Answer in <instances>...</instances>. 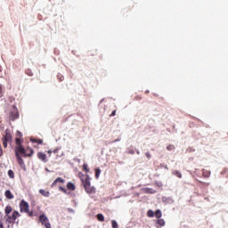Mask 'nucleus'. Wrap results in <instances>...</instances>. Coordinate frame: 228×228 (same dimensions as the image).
Listing matches in <instances>:
<instances>
[{
  "label": "nucleus",
  "instance_id": "nucleus-1",
  "mask_svg": "<svg viewBox=\"0 0 228 228\" xmlns=\"http://www.w3.org/2000/svg\"><path fill=\"white\" fill-rule=\"evenodd\" d=\"M20 213H27L29 216H33V212H29V203L22 200L20 203Z\"/></svg>",
  "mask_w": 228,
  "mask_h": 228
},
{
  "label": "nucleus",
  "instance_id": "nucleus-2",
  "mask_svg": "<svg viewBox=\"0 0 228 228\" xmlns=\"http://www.w3.org/2000/svg\"><path fill=\"white\" fill-rule=\"evenodd\" d=\"M84 188L86 193H95V189L94 187H92L90 180L88 178L86 179V181L84 182Z\"/></svg>",
  "mask_w": 228,
  "mask_h": 228
},
{
  "label": "nucleus",
  "instance_id": "nucleus-3",
  "mask_svg": "<svg viewBox=\"0 0 228 228\" xmlns=\"http://www.w3.org/2000/svg\"><path fill=\"white\" fill-rule=\"evenodd\" d=\"M39 222H41L42 225H45V228H51V223H49V218L45 214H42L39 216Z\"/></svg>",
  "mask_w": 228,
  "mask_h": 228
},
{
  "label": "nucleus",
  "instance_id": "nucleus-4",
  "mask_svg": "<svg viewBox=\"0 0 228 228\" xmlns=\"http://www.w3.org/2000/svg\"><path fill=\"white\" fill-rule=\"evenodd\" d=\"M26 148L22 145H19L15 147V156L17 157V154H23V156H26Z\"/></svg>",
  "mask_w": 228,
  "mask_h": 228
},
{
  "label": "nucleus",
  "instance_id": "nucleus-5",
  "mask_svg": "<svg viewBox=\"0 0 228 228\" xmlns=\"http://www.w3.org/2000/svg\"><path fill=\"white\" fill-rule=\"evenodd\" d=\"M16 159L20 168H22V170H26V164L24 163V159H22V157H20V154L16 153Z\"/></svg>",
  "mask_w": 228,
  "mask_h": 228
},
{
  "label": "nucleus",
  "instance_id": "nucleus-6",
  "mask_svg": "<svg viewBox=\"0 0 228 228\" xmlns=\"http://www.w3.org/2000/svg\"><path fill=\"white\" fill-rule=\"evenodd\" d=\"M3 141L12 142V134H10V129L5 130V134L2 138Z\"/></svg>",
  "mask_w": 228,
  "mask_h": 228
},
{
  "label": "nucleus",
  "instance_id": "nucleus-7",
  "mask_svg": "<svg viewBox=\"0 0 228 228\" xmlns=\"http://www.w3.org/2000/svg\"><path fill=\"white\" fill-rule=\"evenodd\" d=\"M37 158L38 159H41V161H43V163H47V155L42 151L37 153Z\"/></svg>",
  "mask_w": 228,
  "mask_h": 228
},
{
  "label": "nucleus",
  "instance_id": "nucleus-8",
  "mask_svg": "<svg viewBox=\"0 0 228 228\" xmlns=\"http://www.w3.org/2000/svg\"><path fill=\"white\" fill-rule=\"evenodd\" d=\"M9 118L10 120H12V122L17 120V118H19V111L17 110L15 112L12 111L9 115Z\"/></svg>",
  "mask_w": 228,
  "mask_h": 228
},
{
  "label": "nucleus",
  "instance_id": "nucleus-9",
  "mask_svg": "<svg viewBox=\"0 0 228 228\" xmlns=\"http://www.w3.org/2000/svg\"><path fill=\"white\" fill-rule=\"evenodd\" d=\"M162 202H164L165 204H174V200L171 197H162Z\"/></svg>",
  "mask_w": 228,
  "mask_h": 228
},
{
  "label": "nucleus",
  "instance_id": "nucleus-10",
  "mask_svg": "<svg viewBox=\"0 0 228 228\" xmlns=\"http://www.w3.org/2000/svg\"><path fill=\"white\" fill-rule=\"evenodd\" d=\"M67 188L68 190H69L70 191H74L76 190V185L74 184V183L72 182H69L67 183Z\"/></svg>",
  "mask_w": 228,
  "mask_h": 228
},
{
  "label": "nucleus",
  "instance_id": "nucleus-11",
  "mask_svg": "<svg viewBox=\"0 0 228 228\" xmlns=\"http://www.w3.org/2000/svg\"><path fill=\"white\" fill-rule=\"evenodd\" d=\"M19 216H20V214L19 213V211L14 210L11 217L12 218V221L15 223V220H17Z\"/></svg>",
  "mask_w": 228,
  "mask_h": 228
},
{
  "label": "nucleus",
  "instance_id": "nucleus-12",
  "mask_svg": "<svg viewBox=\"0 0 228 228\" xmlns=\"http://www.w3.org/2000/svg\"><path fill=\"white\" fill-rule=\"evenodd\" d=\"M58 183H65V180L61 177H57L52 183V186H56V184H58Z\"/></svg>",
  "mask_w": 228,
  "mask_h": 228
},
{
  "label": "nucleus",
  "instance_id": "nucleus-13",
  "mask_svg": "<svg viewBox=\"0 0 228 228\" xmlns=\"http://www.w3.org/2000/svg\"><path fill=\"white\" fill-rule=\"evenodd\" d=\"M4 195H5L6 199H9L10 200H12V199H13V194L12 193L11 190L5 191Z\"/></svg>",
  "mask_w": 228,
  "mask_h": 228
},
{
  "label": "nucleus",
  "instance_id": "nucleus-14",
  "mask_svg": "<svg viewBox=\"0 0 228 228\" xmlns=\"http://www.w3.org/2000/svg\"><path fill=\"white\" fill-rule=\"evenodd\" d=\"M39 193L41 195H43L44 197H49V195H51V193L49 191H45V190H44V189H40Z\"/></svg>",
  "mask_w": 228,
  "mask_h": 228
},
{
  "label": "nucleus",
  "instance_id": "nucleus-15",
  "mask_svg": "<svg viewBox=\"0 0 228 228\" xmlns=\"http://www.w3.org/2000/svg\"><path fill=\"white\" fill-rule=\"evenodd\" d=\"M144 191L145 193H151V195H154V193H156V190L151 188H145Z\"/></svg>",
  "mask_w": 228,
  "mask_h": 228
},
{
  "label": "nucleus",
  "instance_id": "nucleus-16",
  "mask_svg": "<svg viewBox=\"0 0 228 228\" xmlns=\"http://www.w3.org/2000/svg\"><path fill=\"white\" fill-rule=\"evenodd\" d=\"M7 175L10 177V179H13L15 177V173L12 169L8 170Z\"/></svg>",
  "mask_w": 228,
  "mask_h": 228
},
{
  "label": "nucleus",
  "instance_id": "nucleus-17",
  "mask_svg": "<svg viewBox=\"0 0 228 228\" xmlns=\"http://www.w3.org/2000/svg\"><path fill=\"white\" fill-rule=\"evenodd\" d=\"M157 224H158V225H160V227H163V226H165V219H158L157 220Z\"/></svg>",
  "mask_w": 228,
  "mask_h": 228
},
{
  "label": "nucleus",
  "instance_id": "nucleus-18",
  "mask_svg": "<svg viewBox=\"0 0 228 228\" xmlns=\"http://www.w3.org/2000/svg\"><path fill=\"white\" fill-rule=\"evenodd\" d=\"M100 176H101V168L96 167L95 168V177H96V179H99Z\"/></svg>",
  "mask_w": 228,
  "mask_h": 228
},
{
  "label": "nucleus",
  "instance_id": "nucleus-19",
  "mask_svg": "<svg viewBox=\"0 0 228 228\" xmlns=\"http://www.w3.org/2000/svg\"><path fill=\"white\" fill-rule=\"evenodd\" d=\"M203 176L209 177L211 175V171H206V169H202Z\"/></svg>",
  "mask_w": 228,
  "mask_h": 228
},
{
  "label": "nucleus",
  "instance_id": "nucleus-20",
  "mask_svg": "<svg viewBox=\"0 0 228 228\" xmlns=\"http://www.w3.org/2000/svg\"><path fill=\"white\" fill-rule=\"evenodd\" d=\"M12 211H13V209L12 208V207L11 206H7L6 208H5V215H10V213H12Z\"/></svg>",
  "mask_w": 228,
  "mask_h": 228
},
{
  "label": "nucleus",
  "instance_id": "nucleus-21",
  "mask_svg": "<svg viewBox=\"0 0 228 228\" xmlns=\"http://www.w3.org/2000/svg\"><path fill=\"white\" fill-rule=\"evenodd\" d=\"M96 218L99 222H104V216L102 214H98Z\"/></svg>",
  "mask_w": 228,
  "mask_h": 228
},
{
  "label": "nucleus",
  "instance_id": "nucleus-22",
  "mask_svg": "<svg viewBox=\"0 0 228 228\" xmlns=\"http://www.w3.org/2000/svg\"><path fill=\"white\" fill-rule=\"evenodd\" d=\"M173 175H175L176 177H179L181 179L183 177V174H181L179 171L175 170L173 172Z\"/></svg>",
  "mask_w": 228,
  "mask_h": 228
},
{
  "label": "nucleus",
  "instance_id": "nucleus-23",
  "mask_svg": "<svg viewBox=\"0 0 228 228\" xmlns=\"http://www.w3.org/2000/svg\"><path fill=\"white\" fill-rule=\"evenodd\" d=\"M154 216H156V218L159 219V217L162 216V213H161V211L159 209H157L155 211Z\"/></svg>",
  "mask_w": 228,
  "mask_h": 228
},
{
  "label": "nucleus",
  "instance_id": "nucleus-24",
  "mask_svg": "<svg viewBox=\"0 0 228 228\" xmlns=\"http://www.w3.org/2000/svg\"><path fill=\"white\" fill-rule=\"evenodd\" d=\"M154 215H155L154 211H152L151 209L148 210L147 216H149L150 218H152L154 216Z\"/></svg>",
  "mask_w": 228,
  "mask_h": 228
},
{
  "label": "nucleus",
  "instance_id": "nucleus-25",
  "mask_svg": "<svg viewBox=\"0 0 228 228\" xmlns=\"http://www.w3.org/2000/svg\"><path fill=\"white\" fill-rule=\"evenodd\" d=\"M6 222H8V224H15V222L12 221V216H7Z\"/></svg>",
  "mask_w": 228,
  "mask_h": 228
},
{
  "label": "nucleus",
  "instance_id": "nucleus-26",
  "mask_svg": "<svg viewBox=\"0 0 228 228\" xmlns=\"http://www.w3.org/2000/svg\"><path fill=\"white\" fill-rule=\"evenodd\" d=\"M111 225L112 228H118V224L115 220L111 221Z\"/></svg>",
  "mask_w": 228,
  "mask_h": 228
},
{
  "label": "nucleus",
  "instance_id": "nucleus-27",
  "mask_svg": "<svg viewBox=\"0 0 228 228\" xmlns=\"http://www.w3.org/2000/svg\"><path fill=\"white\" fill-rule=\"evenodd\" d=\"M28 149L30 154H28V155L26 154V156H28V158H31L33 156L35 151H33V149H31V148H28Z\"/></svg>",
  "mask_w": 228,
  "mask_h": 228
},
{
  "label": "nucleus",
  "instance_id": "nucleus-28",
  "mask_svg": "<svg viewBox=\"0 0 228 228\" xmlns=\"http://www.w3.org/2000/svg\"><path fill=\"white\" fill-rule=\"evenodd\" d=\"M15 142H16L17 146L22 145V141L20 140V138H16Z\"/></svg>",
  "mask_w": 228,
  "mask_h": 228
},
{
  "label": "nucleus",
  "instance_id": "nucleus-29",
  "mask_svg": "<svg viewBox=\"0 0 228 228\" xmlns=\"http://www.w3.org/2000/svg\"><path fill=\"white\" fill-rule=\"evenodd\" d=\"M83 169L85 170V172H86V174H88V172H90V169H88V165H86V164L83 165Z\"/></svg>",
  "mask_w": 228,
  "mask_h": 228
},
{
  "label": "nucleus",
  "instance_id": "nucleus-30",
  "mask_svg": "<svg viewBox=\"0 0 228 228\" xmlns=\"http://www.w3.org/2000/svg\"><path fill=\"white\" fill-rule=\"evenodd\" d=\"M175 149V146L172 145V144H169L167 147V151H174Z\"/></svg>",
  "mask_w": 228,
  "mask_h": 228
},
{
  "label": "nucleus",
  "instance_id": "nucleus-31",
  "mask_svg": "<svg viewBox=\"0 0 228 228\" xmlns=\"http://www.w3.org/2000/svg\"><path fill=\"white\" fill-rule=\"evenodd\" d=\"M59 190H61V191H62L63 193H69L68 191H67V189L65 188V187H59Z\"/></svg>",
  "mask_w": 228,
  "mask_h": 228
},
{
  "label": "nucleus",
  "instance_id": "nucleus-32",
  "mask_svg": "<svg viewBox=\"0 0 228 228\" xmlns=\"http://www.w3.org/2000/svg\"><path fill=\"white\" fill-rule=\"evenodd\" d=\"M126 152H127V154H132V155L134 154V151L131 148H128Z\"/></svg>",
  "mask_w": 228,
  "mask_h": 228
},
{
  "label": "nucleus",
  "instance_id": "nucleus-33",
  "mask_svg": "<svg viewBox=\"0 0 228 228\" xmlns=\"http://www.w3.org/2000/svg\"><path fill=\"white\" fill-rule=\"evenodd\" d=\"M8 142L9 141H3V145H4V149H6V147H8Z\"/></svg>",
  "mask_w": 228,
  "mask_h": 228
},
{
  "label": "nucleus",
  "instance_id": "nucleus-34",
  "mask_svg": "<svg viewBox=\"0 0 228 228\" xmlns=\"http://www.w3.org/2000/svg\"><path fill=\"white\" fill-rule=\"evenodd\" d=\"M160 167L161 168H166V170H168V166H167L165 164H160Z\"/></svg>",
  "mask_w": 228,
  "mask_h": 228
},
{
  "label": "nucleus",
  "instance_id": "nucleus-35",
  "mask_svg": "<svg viewBox=\"0 0 228 228\" xmlns=\"http://www.w3.org/2000/svg\"><path fill=\"white\" fill-rule=\"evenodd\" d=\"M37 143L38 145H42V143H44V141H43L42 139H37Z\"/></svg>",
  "mask_w": 228,
  "mask_h": 228
},
{
  "label": "nucleus",
  "instance_id": "nucleus-36",
  "mask_svg": "<svg viewBox=\"0 0 228 228\" xmlns=\"http://www.w3.org/2000/svg\"><path fill=\"white\" fill-rule=\"evenodd\" d=\"M16 134L17 136H19V138H22V134L20 133V131H17Z\"/></svg>",
  "mask_w": 228,
  "mask_h": 228
},
{
  "label": "nucleus",
  "instance_id": "nucleus-37",
  "mask_svg": "<svg viewBox=\"0 0 228 228\" xmlns=\"http://www.w3.org/2000/svg\"><path fill=\"white\" fill-rule=\"evenodd\" d=\"M30 142H32V143H37V139H35V138L31 137Z\"/></svg>",
  "mask_w": 228,
  "mask_h": 228
},
{
  "label": "nucleus",
  "instance_id": "nucleus-38",
  "mask_svg": "<svg viewBox=\"0 0 228 228\" xmlns=\"http://www.w3.org/2000/svg\"><path fill=\"white\" fill-rule=\"evenodd\" d=\"M57 79H59V81H63V77H61V75H58Z\"/></svg>",
  "mask_w": 228,
  "mask_h": 228
},
{
  "label": "nucleus",
  "instance_id": "nucleus-39",
  "mask_svg": "<svg viewBox=\"0 0 228 228\" xmlns=\"http://www.w3.org/2000/svg\"><path fill=\"white\" fill-rule=\"evenodd\" d=\"M117 115V110H113L110 114V117H115Z\"/></svg>",
  "mask_w": 228,
  "mask_h": 228
},
{
  "label": "nucleus",
  "instance_id": "nucleus-40",
  "mask_svg": "<svg viewBox=\"0 0 228 228\" xmlns=\"http://www.w3.org/2000/svg\"><path fill=\"white\" fill-rule=\"evenodd\" d=\"M68 212H69V213H76V211H74L73 208H68Z\"/></svg>",
  "mask_w": 228,
  "mask_h": 228
},
{
  "label": "nucleus",
  "instance_id": "nucleus-41",
  "mask_svg": "<svg viewBox=\"0 0 228 228\" xmlns=\"http://www.w3.org/2000/svg\"><path fill=\"white\" fill-rule=\"evenodd\" d=\"M0 97H3V87L0 86Z\"/></svg>",
  "mask_w": 228,
  "mask_h": 228
},
{
  "label": "nucleus",
  "instance_id": "nucleus-42",
  "mask_svg": "<svg viewBox=\"0 0 228 228\" xmlns=\"http://www.w3.org/2000/svg\"><path fill=\"white\" fill-rule=\"evenodd\" d=\"M58 151H60V148H56L55 150H53V154H58Z\"/></svg>",
  "mask_w": 228,
  "mask_h": 228
},
{
  "label": "nucleus",
  "instance_id": "nucleus-43",
  "mask_svg": "<svg viewBox=\"0 0 228 228\" xmlns=\"http://www.w3.org/2000/svg\"><path fill=\"white\" fill-rule=\"evenodd\" d=\"M1 156H3V147H1V144H0V158Z\"/></svg>",
  "mask_w": 228,
  "mask_h": 228
},
{
  "label": "nucleus",
  "instance_id": "nucleus-44",
  "mask_svg": "<svg viewBox=\"0 0 228 228\" xmlns=\"http://www.w3.org/2000/svg\"><path fill=\"white\" fill-rule=\"evenodd\" d=\"M146 158H148V159H150V158H151V153L146 152Z\"/></svg>",
  "mask_w": 228,
  "mask_h": 228
},
{
  "label": "nucleus",
  "instance_id": "nucleus-45",
  "mask_svg": "<svg viewBox=\"0 0 228 228\" xmlns=\"http://www.w3.org/2000/svg\"><path fill=\"white\" fill-rule=\"evenodd\" d=\"M117 142H120V139H116L113 141V143H117Z\"/></svg>",
  "mask_w": 228,
  "mask_h": 228
},
{
  "label": "nucleus",
  "instance_id": "nucleus-46",
  "mask_svg": "<svg viewBox=\"0 0 228 228\" xmlns=\"http://www.w3.org/2000/svg\"><path fill=\"white\" fill-rule=\"evenodd\" d=\"M47 153H48V154H53V151L49 150V151H47Z\"/></svg>",
  "mask_w": 228,
  "mask_h": 228
},
{
  "label": "nucleus",
  "instance_id": "nucleus-47",
  "mask_svg": "<svg viewBox=\"0 0 228 228\" xmlns=\"http://www.w3.org/2000/svg\"><path fill=\"white\" fill-rule=\"evenodd\" d=\"M0 228H4V226L3 225V223L0 222Z\"/></svg>",
  "mask_w": 228,
  "mask_h": 228
},
{
  "label": "nucleus",
  "instance_id": "nucleus-48",
  "mask_svg": "<svg viewBox=\"0 0 228 228\" xmlns=\"http://www.w3.org/2000/svg\"><path fill=\"white\" fill-rule=\"evenodd\" d=\"M45 171L46 172H51V170H49V168H45Z\"/></svg>",
  "mask_w": 228,
  "mask_h": 228
},
{
  "label": "nucleus",
  "instance_id": "nucleus-49",
  "mask_svg": "<svg viewBox=\"0 0 228 228\" xmlns=\"http://www.w3.org/2000/svg\"><path fill=\"white\" fill-rule=\"evenodd\" d=\"M136 154H140V151L137 150V151H136Z\"/></svg>",
  "mask_w": 228,
  "mask_h": 228
},
{
  "label": "nucleus",
  "instance_id": "nucleus-50",
  "mask_svg": "<svg viewBox=\"0 0 228 228\" xmlns=\"http://www.w3.org/2000/svg\"><path fill=\"white\" fill-rule=\"evenodd\" d=\"M3 71V68H1V66H0V72H2Z\"/></svg>",
  "mask_w": 228,
  "mask_h": 228
},
{
  "label": "nucleus",
  "instance_id": "nucleus-51",
  "mask_svg": "<svg viewBox=\"0 0 228 228\" xmlns=\"http://www.w3.org/2000/svg\"><path fill=\"white\" fill-rule=\"evenodd\" d=\"M149 92H150V91H149V90H147V91H145V94H149Z\"/></svg>",
  "mask_w": 228,
  "mask_h": 228
},
{
  "label": "nucleus",
  "instance_id": "nucleus-52",
  "mask_svg": "<svg viewBox=\"0 0 228 228\" xmlns=\"http://www.w3.org/2000/svg\"><path fill=\"white\" fill-rule=\"evenodd\" d=\"M102 101H104V100H101L100 104L102 102Z\"/></svg>",
  "mask_w": 228,
  "mask_h": 228
},
{
  "label": "nucleus",
  "instance_id": "nucleus-53",
  "mask_svg": "<svg viewBox=\"0 0 228 228\" xmlns=\"http://www.w3.org/2000/svg\"><path fill=\"white\" fill-rule=\"evenodd\" d=\"M16 224H19V221H17Z\"/></svg>",
  "mask_w": 228,
  "mask_h": 228
},
{
  "label": "nucleus",
  "instance_id": "nucleus-54",
  "mask_svg": "<svg viewBox=\"0 0 228 228\" xmlns=\"http://www.w3.org/2000/svg\"><path fill=\"white\" fill-rule=\"evenodd\" d=\"M208 184V186H209V183H207Z\"/></svg>",
  "mask_w": 228,
  "mask_h": 228
}]
</instances>
